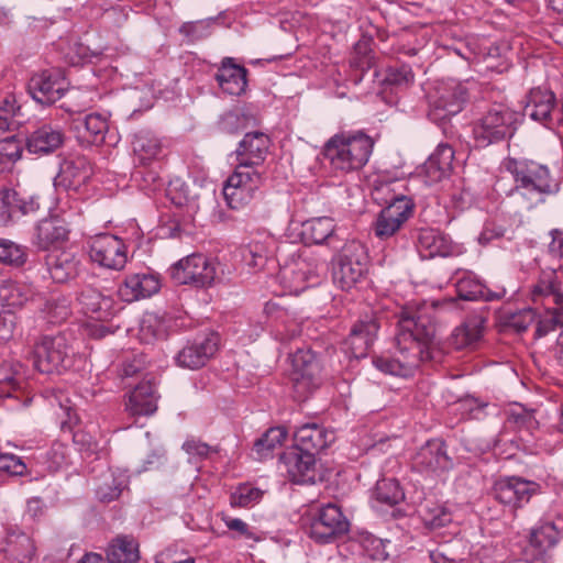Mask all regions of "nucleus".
Returning a JSON list of instances; mask_svg holds the SVG:
<instances>
[{
	"mask_svg": "<svg viewBox=\"0 0 563 563\" xmlns=\"http://www.w3.org/2000/svg\"><path fill=\"white\" fill-rule=\"evenodd\" d=\"M531 300L542 305L551 314L549 319L538 322L537 333L545 335L556 325L563 324V291L555 269H544L531 289Z\"/></svg>",
	"mask_w": 563,
	"mask_h": 563,
	"instance_id": "obj_4",
	"label": "nucleus"
},
{
	"mask_svg": "<svg viewBox=\"0 0 563 563\" xmlns=\"http://www.w3.org/2000/svg\"><path fill=\"white\" fill-rule=\"evenodd\" d=\"M33 361L41 373H60L70 363L66 339L63 335L40 338L33 347Z\"/></svg>",
	"mask_w": 563,
	"mask_h": 563,
	"instance_id": "obj_10",
	"label": "nucleus"
},
{
	"mask_svg": "<svg viewBox=\"0 0 563 563\" xmlns=\"http://www.w3.org/2000/svg\"><path fill=\"white\" fill-rule=\"evenodd\" d=\"M26 261V253L24 247L10 241L0 240V262L12 265L21 266Z\"/></svg>",
	"mask_w": 563,
	"mask_h": 563,
	"instance_id": "obj_51",
	"label": "nucleus"
},
{
	"mask_svg": "<svg viewBox=\"0 0 563 563\" xmlns=\"http://www.w3.org/2000/svg\"><path fill=\"white\" fill-rule=\"evenodd\" d=\"M561 537V532L552 522H545L532 530L529 547L533 549V559L541 558L549 549L553 548Z\"/></svg>",
	"mask_w": 563,
	"mask_h": 563,
	"instance_id": "obj_40",
	"label": "nucleus"
},
{
	"mask_svg": "<svg viewBox=\"0 0 563 563\" xmlns=\"http://www.w3.org/2000/svg\"><path fill=\"white\" fill-rule=\"evenodd\" d=\"M505 167L516 184L510 196L522 209L529 210L542 203L547 196L559 190V184L547 165L532 159L510 158L505 162Z\"/></svg>",
	"mask_w": 563,
	"mask_h": 563,
	"instance_id": "obj_2",
	"label": "nucleus"
},
{
	"mask_svg": "<svg viewBox=\"0 0 563 563\" xmlns=\"http://www.w3.org/2000/svg\"><path fill=\"white\" fill-rule=\"evenodd\" d=\"M166 333V324L162 317L153 312H146L141 319L139 336L144 343H153L162 339Z\"/></svg>",
	"mask_w": 563,
	"mask_h": 563,
	"instance_id": "obj_45",
	"label": "nucleus"
},
{
	"mask_svg": "<svg viewBox=\"0 0 563 563\" xmlns=\"http://www.w3.org/2000/svg\"><path fill=\"white\" fill-rule=\"evenodd\" d=\"M218 345L219 336L216 333H209L186 345L177 354L176 362L181 367L199 368L216 354Z\"/></svg>",
	"mask_w": 563,
	"mask_h": 563,
	"instance_id": "obj_18",
	"label": "nucleus"
},
{
	"mask_svg": "<svg viewBox=\"0 0 563 563\" xmlns=\"http://www.w3.org/2000/svg\"><path fill=\"white\" fill-rule=\"evenodd\" d=\"M91 174L92 168L89 161L85 156H75L62 163L54 185L65 190H78Z\"/></svg>",
	"mask_w": 563,
	"mask_h": 563,
	"instance_id": "obj_24",
	"label": "nucleus"
},
{
	"mask_svg": "<svg viewBox=\"0 0 563 563\" xmlns=\"http://www.w3.org/2000/svg\"><path fill=\"white\" fill-rule=\"evenodd\" d=\"M107 558L110 563H136L140 559L139 543L132 537H119L110 544Z\"/></svg>",
	"mask_w": 563,
	"mask_h": 563,
	"instance_id": "obj_41",
	"label": "nucleus"
},
{
	"mask_svg": "<svg viewBox=\"0 0 563 563\" xmlns=\"http://www.w3.org/2000/svg\"><path fill=\"white\" fill-rule=\"evenodd\" d=\"M296 446L302 451L319 452L334 441V434L317 423H306L294 434Z\"/></svg>",
	"mask_w": 563,
	"mask_h": 563,
	"instance_id": "obj_28",
	"label": "nucleus"
},
{
	"mask_svg": "<svg viewBox=\"0 0 563 563\" xmlns=\"http://www.w3.org/2000/svg\"><path fill=\"white\" fill-rule=\"evenodd\" d=\"M133 152L139 164L146 165L158 158L162 143L152 132L140 131L133 140Z\"/></svg>",
	"mask_w": 563,
	"mask_h": 563,
	"instance_id": "obj_37",
	"label": "nucleus"
},
{
	"mask_svg": "<svg viewBox=\"0 0 563 563\" xmlns=\"http://www.w3.org/2000/svg\"><path fill=\"white\" fill-rule=\"evenodd\" d=\"M288 432L285 427L268 429L254 444V451L258 459H266L276 449L283 445Z\"/></svg>",
	"mask_w": 563,
	"mask_h": 563,
	"instance_id": "obj_44",
	"label": "nucleus"
},
{
	"mask_svg": "<svg viewBox=\"0 0 563 563\" xmlns=\"http://www.w3.org/2000/svg\"><path fill=\"white\" fill-rule=\"evenodd\" d=\"M16 319L12 313L0 316V343L13 338Z\"/></svg>",
	"mask_w": 563,
	"mask_h": 563,
	"instance_id": "obj_62",
	"label": "nucleus"
},
{
	"mask_svg": "<svg viewBox=\"0 0 563 563\" xmlns=\"http://www.w3.org/2000/svg\"><path fill=\"white\" fill-rule=\"evenodd\" d=\"M412 466L421 473L440 475L453 466L446 445L441 439H432L424 443L413 455Z\"/></svg>",
	"mask_w": 563,
	"mask_h": 563,
	"instance_id": "obj_13",
	"label": "nucleus"
},
{
	"mask_svg": "<svg viewBox=\"0 0 563 563\" xmlns=\"http://www.w3.org/2000/svg\"><path fill=\"white\" fill-rule=\"evenodd\" d=\"M69 229L65 221L58 217H49L41 220L35 229L33 243L41 250L65 242L68 239Z\"/></svg>",
	"mask_w": 563,
	"mask_h": 563,
	"instance_id": "obj_27",
	"label": "nucleus"
},
{
	"mask_svg": "<svg viewBox=\"0 0 563 563\" xmlns=\"http://www.w3.org/2000/svg\"><path fill=\"white\" fill-rule=\"evenodd\" d=\"M294 388L300 397H305L319 385L320 365L310 350H298L292 355Z\"/></svg>",
	"mask_w": 563,
	"mask_h": 563,
	"instance_id": "obj_14",
	"label": "nucleus"
},
{
	"mask_svg": "<svg viewBox=\"0 0 563 563\" xmlns=\"http://www.w3.org/2000/svg\"><path fill=\"white\" fill-rule=\"evenodd\" d=\"M368 255L365 245L356 240L347 241L341 249L336 266L333 269V282L343 290L355 287L367 271Z\"/></svg>",
	"mask_w": 563,
	"mask_h": 563,
	"instance_id": "obj_5",
	"label": "nucleus"
},
{
	"mask_svg": "<svg viewBox=\"0 0 563 563\" xmlns=\"http://www.w3.org/2000/svg\"><path fill=\"white\" fill-rule=\"evenodd\" d=\"M16 199V190L9 189L0 194V224L8 223L18 212L15 207Z\"/></svg>",
	"mask_w": 563,
	"mask_h": 563,
	"instance_id": "obj_55",
	"label": "nucleus"
},
{
	"mask_svg": "<svg viewBox=\"0 0 563 563\" xmlns=\"http://www.w3.org/2000/svg\"><path fill=\"white\" fill-rule=\"evenodd\" d=\"M418 250L422 257L444 256L449 251L446 239L437 230L423 229L418 236Z\"/></svg>",
	"mask_w": 563,
	"mask_h": 563,
	"instance_id": "obj_42",
	"label": "nucleus"
},
{
	"mask_svg": "<svg viewBox=\"0 0 563 563\" xmlns=\"http://www.w3.org/2000/svg\"><path fill=\"white\" fill-rule=\"evenodd\" d=\"M413 79L415 75L408 65L389 68L385 77L386 82L397 87H408L413 82Z\"/></svg>",
	"mask_w": 563,
	"mask_h": 563,
	"instance_id": "obj_56",
	"label": "nucleus"
},
{
	"mask_svg": "<svg viewBox=\"0 0 563 563\" xmlns=\"http://www.w3.org/2000/svg\"><path fill=\"white\" fill-rule=\"evenodd\" d=\"M540 485L518 476H508L498 479L493 494L495 499L511 511H516L528 504L532 496L540 493Z\"/></svg>",
	"mask_w": 563,
	"mask_h": 563,
	"instance_id": "obj_12",
	"label": "nucleus"
},
{
	"mask_svg": "<svg viewBox=\"0 0 563 563\" xmlns=\"http://www.w3.org/2000/svg\"><path fill=\"white\" fill-rule=\"evenodd\" d=\"M18 201L15 207L22 214H29L35 212L40 208L38 198L35 196L26 195L25 192L18 191Z\"/></svg>",
	"mask_w": 563,
	"mask_h": 563,
	"instance_id": "obj_61",
	"label": "nucleus"
},
{
	"mask_svg": "<svg viewBox=\"0 0 563 563\" xmlns=\"http://www.w3.org/2000/svg\"><path fill=\"white\" fill-rule=\"evenodd\" d=\"M263 180V174L258 169L238 164L223 187V196L228 206L239 209L247 205L262 186Z\"/></svg>",
	"mask_w": 563,
	"mask_h": 563,
	"instance_id": "obj_8",
	"label": "nucleus"
},
{
	"mask_svg": "<svg viewBox=\"0 0 563 563\" xmlns=\"http://www.w3.org/2000/svg\"><path fill=\"white\" fill-rule=\"evenodd\" d=\"M435 303L408 306L400 314L396 335L397 354L377 357L375 366L390 375L410 376L422 362L433 357L437 345Z\"/></svg>",
	"mask_w": 563,
	"mask_h": 563,
	"instance_id": "obj_1",
	"label": "nucleus"
},
{
	"mask_svg": "<svg viewBox=\"0 0 563 563\" xmlns=\"http://www.w3.org/2000/svg\"><path fill=\"white\" fill-rule=\"evenodd\" d=\"M159 288L158 276L153 273H136L124 278L118 288V295L125 302H134L153 296Z\"/></svg>",
	"mask_w": 563,
	"mask_h": 563,
	"instance_id": "obj_22",
	"label": "nucleus"
},
{
	"mask_svg": "<svg viewBox=\"0 0 563 563\" xmlns=\"http://www.w3.org/2000/svg\"><path fill=\"white\" fill-rule=\"evenodd\" d=\"M314 455L311 452L291 448L280 455L279 468L294 483H306L314 477Z\"/></svg>",
	"mask_w": 563,
	"mask_h": 563,
	"instance_id": "obj_17",
	"label": "nucleus"
},
{
	"mask_svg": "<svg viewBox=\"0 0 563 563\" xmlns=\"http://www.w3.org/2000/svg\"><path fill=\"white\" fill-rule=\"evenodd\" d=\"M79 302L85 313L101 321L111 319L120 309L111 296L91 287L81 291Z\"/></svg>",
	"mask_w": 563,
	"mask_h": 563,
	"instance_id": "obj_25",
	"label": "nucleus"
},
{
	"mask_svg": "<svg viewBox=\"0 0 563 563\" xmlns=\"http://www.w3.org/2000/svg\"><path fill=\"white\" fill-rule=\"evenodd\" d=\"M75 129L81 143L101 145L104 142L109 125L108 120L100 113H90L75 121Z\"/></svg>",
	"mask_w": 563,
	"mask_h": 563,
	"instance_id": "obj_32",
	"label": "nucleus"
},
{
	"mask_svg": "<svg viewBox=\"0 0 563 563\" xmlns=\"http://www.w3.org/2000/svg\"><path fill=\"white\" fill-rule=\"evenodd\" d=\"M20 110L13 96H7L0 101V133L12 130L19 124L14 118Z\"/></svg>",
	"mask_w": 563,
	"mask_h": 563,
	"instance_id": "obj_52",
	"label": "nucleus"
},
{
	"mask_svg": "<svg viewBox=\"0 0 563 563\" xmlns=\"http://www.w3.org/2000/svg\"><path fill=\"white\" fill-rule=\"evenodd\" d=\"M375 497L382 504L394 506L404 500L405 494L396 479L384 478L376 484Z\"/></svg>",
	"mask_w": 563,
	"mask_h": 563,
	"instance_id": "obj_47",
	"label": "nucleus"
},
{
	"mask_svg": "<svg viewBox=\"0 0 563 563\" xmlns=\"http://www.w3.org/2000/svg\"><path fill=\"white\" fill-rule=\"evenodd\" d=\"M296 267L298 269V279L305 282L317 274L318 263L313 258H310V262L308 263L306 258L300 257L296 262Z\"/></svg>",
	"mask_w": 563,
	"mask_h": 563,
	"instance_id": "obj_63",
	"label": "nucleus"
},
{
	"mask_svg": "<svg viewBox=\"0 0 563 563\" xmlns=\"http://www.w3.org/2000/svg\"><path fill=\"white\" fill-rule=\"evenodd\" d=\"M552 241L549 244V251L552 256L558 257L563 264V233L554 230L551 232Z\"/></svg>",
	"mask_w": 563,
	"mask_h": 563,
	"instance_id": "obj_64",
	"label": "nucleus"
},
{
	"mask_svg": "<svg viewBox=\"0 0 563 563\" xmlns=\"http://www.w3.org/2000/svg\"><path fill=\"white\" fill-rule=\"evenodd\" d=\"M24 377L23 365L18 361H4L0 365V383L15 388Z\"/></svg>",
	"mask_w": 563,
	"mask_h": 563,
	"instance_id": "obj_54",
	"label": "nucleus"
},
{
	"mask_svg": "<svg viewBox=\"0 0 563 563\" xmlns=\"http://www.w3.org/2000/svg\"><path fill=\"white\" fill-rule=\"evenodd\" d=\"M454 151L449 144H440L423 165L430 183H437L449 175L452 169Z\"/></svg>",
	"mask_w": 563,
	"mask_h": 563,
	"instance_id": "obj_35",
	"label": "nucleus"
},
{
	"mask_svg": "<svg viewBox=\"0 0 563 563\" xmlns=\"http://www.w3.org/2000/svg\"><path fill=\"white\" fill-rule=\"evenodd\" d=\"M334 230L332 218H313L302 223L301 238L307 244H322L333 235Z\"/></svg>",
	"mask_w": 563,
	"mask_h": 563,
	"instance_id": "obj_39",
	"label": "nucleus"
},
{
	"mask_svg": "<svg viewBox=\"0 0 563 563\" xmlns=\"http://www.w3.org/2000/svg\"><path fill=\"white\" fill-rule=\"evenodd\" d=\"M371 195L375 202L382 206H391L402 199H410L406 195L404 179L391 177L386 172L376 173L371 179Z\"/></svg>",
	"mask_w": 563,
	"mask_h": 563,
	"instance_id": "obj_20",
	"label": "nucleus"
},
{
	"mask_svg": "<svg viewBox=\"0 0 563 563\" xmlns=\"http://www.w3.org/2000/svg\"><path fill=\"white\" fill-rule=\"evenodd\" d=\"M166 195L174 206L185 208L190 216L196 213L199 208L197 186L195 184L190 185L181 178L169 181Z\"/></svg>",
	"mask_w": 563,
	"mask_h": 563,
	"instance_id": "obj_36",
	"label": "nucleus"
},
{
	"mask_svg": "<svg viewBox=\"0 0 563 563\" xmlns=\"http://www.w3.org/2000/svg\"><path fill=\"white\" fill-rule=\"evenodd\" d=\"M536 316L531 308L520 310L509 317L508 325L517 332H523L536 321Z\"/></svg>",
	"mask_w": 563,
	"mask_h": 563,
	"instance_id": "obj_58",
	"label": "nucleus"
},
{
	"mask_svg": "<svg viewBox=\"0 0 563 563\" xmlns=\"http://www.w3.org/2000/svg\"><path fill=\"white\" fill-rule=\"evenodd\" d=\"M374 144L363 131H342L327 141L324 156L335 173H354L368 163Z\"/></svg>",
	"mask_w": 563,
	"mask_h": 563,
	"instance_id": "obj_3",
	"label": "nucleus"
},
{
	"mask_svg": "<svg viewBox=\"0 0 563 563\" xmlns=\"http://www.w3.org/2000/svg\"><path fill=\"white\" fill-rule=\"evenodd\" d=\"M26 470L23 461L8 453H0V474H8L12 476L23 475Z\"/></svg>",
	"mask_w": 563,
	"mask_h": 563,
	"instance_id": "obj_57",
	"label": "nucleus"
},
{
	"mask_svg": "<svg viewBox=\"0 0 563 563\" xmlns=\"http://www.w3.org/2000/svg\"><path fill=\"white\" fill-rule=\"evenodd\" d=\"M157 399L155 386L143 382L131 391L125 408L131 416H150L157 410Z\"/></svg>",
	"mask_w": 563,
	"mask_h": 563,
	"instance_id": "obj_31",
	"label": "nucleus"
},
{
	"mask_svg": "<svg viewBox=\"0 0 563 563\" xmlns=\"http://www.w3.org/2000/svg\"><path fill=\"white\" fill-rule=\"evenodd\" d=\"M263 492L249 484L240 485L230 497L232 506L247 507L262 498Z\"/></svg>",
	"mask_w": 563,
	"mask_h": 563,
	"instance_id": "obj_53",
	"label": "nucleus"
},
{
	"mask_svg": "<svg viewBox=\"0 0 563 563\" xmlns=\"http://www.w3.org/2000/svg\"><path fill=\"white\" fill-rule=\"evenodd\" d=\"M515 120V113L504 106H493L474 125L477 146L486 147L511 136Z\"/></svg>",
	"mask_w": 563,
	"mask_h": 563,
	"instance_id": "obj_7",
	"label": "nucleus"
},
{
	"mask_svg": "<svg viewBox=\"0 0 563 563\" xmlns=\"http://www.w3.org/2000/svg\"><path fill=\"white\" fill-rule=\"evenodd\" d=\"M63 130L51 123H42L26 139V148L34 154H49L62 146Z\"/></svg>",
	"mask_w": 563,
	"mask_h": 563,
	"instance_id": "obj_26",
	"label": "nucleus"
},
{
	"mask_svg": "<svg viewBox=\"0 0 563 563\" xmlns=\"http://www.w3.org/2000/svg\"><path fill=\"white\" fill-rule=\"evenodd\" d=\"M126 486L128 477L125 474L107 471L98 478L96 495L100 501L110 503L119 498Z\"/></svg>",
	"mask_w": 563,
	"mask_h": 563,
	"instance_id": "obj_38",
	"label": "nucleus"
},
{
	"mask_svg": "<svg viewBox=\"0 0 563 563\" xmlns=\"http://www.w3.org/2000/svg\"><path fill=\"white\" fill-rule=\"evenodd\" d=\"M419 516L423 523L430 528H440L451 522V514L445 507L435 501H426L419 507Z\"/></svg>",
	"mask_w": 563,
	"mask_h": 563,
	"instance_id": "obj_46",
	"label": "nucleus"
},
{
	"mask_svg": "<svg viewBox=\"0 0 563 563\" xmlns=\"http://www.w3.org/2000/svg\"><path fill=\"white\" fill-rule=\"evenodd\" d=\"M185 452L194 460H202L210 455V453H217V450L203 443L199 440L189 439L183 444Z\"/></svg>",
	"mask_w": 563,
	"mask_h": 563,
	"instance_id": "obj_59",
	"label": "nucleus"
},
{
	"mask_svg": "<svg viewBox=\"0 0 563 563\" xmlns=\"http://www.w3.org/2000/svg\"><path fill=\"white\" fill-rule=\"evenodd\" d=\"M67 87L59 70H44L30 79L29 92L36 102L52 104L64 96Z\"/></svg>",
	"mask_w": 563,
	"mask_h": 563,
	"instance_id": "obj_15",
	"label": "nucleus"
},
{
	"mask_svg": "<svg viewBox=\"0 0 563 563\" xmlns=\"http://www.w3.org/2000/svg\"><path fill=\"white\" fill-rule=\"evenodd\" d=\"M268 251L264 242L253 240L242 250L244 263L253 269H262L267 261Z\"/></svg>",
	"mask_w": 563,
	"mask_h": 563,
	"instance_id": "obj_50",
	"label": "nucleus"
},
{
	"mask_svg": "<svg viewBox=\"0 0 563 563\" xmlns=\"http://www.w3.org/2000/svg\"><path fill=\"white\" fill-rule=\"evenodd\" d=\"M378 323L374 317L366 316L358 320L351 329L344 341L345 352L355 358L365 357L375 340Z\"/></svg>",
	"mask_w": 563,
	"mask_h": 563,
	"instance_id": "obj_23",
	"label": "nucleus"
},
{
	"mask_svg": "<svg viewBox=\"0 0 563 563\" xmlns=\"http://www.w3.org/2000/svg\"><path fill=\"white\" fill-rule=\"evenodd\" d=\"M554 101L555 98L552 91L533 89L529 93L525 107V114L534 121L551 125L554 123L552 114Z\"/></svg>",
	"mask_w": 563,
	"mask_h": 563,
	"instance_id": "obj_33",
	"label": "nucleus"
},
{
	"mask_svg": "<svg viewBox=\"0 0 563 563\" xmlns=\"http://www.w3.org/2000/svg\"><path fill=\"white\" fill-rule=\"evenodd\" d=\"M482 325L477 320H470L455 328L451 335V344L457 349H472L482 338Z\"/></svg>",
	"mask_w": 563,
	"mask_h": 563,
	"instance_id": "obj_43",
	"label": "nucleus"
},
{
	"mask_svg": "<svg viewBox=\"0 0 563 563\" xmlns=\"http://www.w3.org/2000/svg\"><path fill=\"white\" fill-rule=\"evenodd\" d=\"M413 207L411 199H402L396 205L384 207L373 223L375 235L380 240L395 235L412 216Z\"/></svg>",
	"mask_w": 563,
	"mask_h": 563,
	"instance_id": "obj_16",
	"label": "nucleus"
},
{
	"mask_svg": "<svg viewBox=\"0 0 563 563\" xmlns=\"http://www.w3.org/2000/svg\"><path fill=\"white\" fill-rule=\"evenodd\" d=\"M246 74L247 70L243 66L233 64L232 58H224L216 79L223 92L240 96L247 86Z\"/></svg>",
	"mask_w": 563,
	"mask_h": 563,
	"instance_id": "obj_30",
	"label": "nucleus"
},
{
	"mask_svg": "<svg viewBox=\"0 0 563 563\" xmlns=\"http://www.w3.org/2000/svg\"><path fill=\"white\" fill-rule=\"evenodd\" d=\"M22 154V144L14 136L0 141V173L9 170Z\"/></svg>",
	"mask_w": 563,
	"mask_h": 563,
	"instance_id": "obj_49",
	"label": "nucleus"
},
{
	"mask_svg": "<svg viewBox=\"0 0 563 563\" xmlns=\"http://www.w3.org/2000/svg\"><path fill=\"white\" fill-rule=\"evenodd\" d=\"M46 265L54 282L65 283L78 275L81 261L74 252L64 250L49 254Z\"/></svg>",
	"mask_w": 563,
	"mask_h": 563,
	"instance_id": "obj_29",
	"label": "nucleus"
},
{
	"mask_svg": "<svg viewBox=\"0 0 563 563\" xmlns=\"http://www.w3.org/2000/svg\"><path fill=\"white\" fill-rule=\"evenodd\" d=\"M269 146L271 140L265 133H246L235 151L238 164L257 169L264 163Z\"/></svg>",
	"mask_w": 563,
	"mask_h": 563,
	"instance_id": "obj_21",
	"label": "nucleus"
},
{
	"mask_svg": "<svg viewBox=\"0 0 563 563\" xmlns=\"http://www.w3.org/2000/svg\"><path fill=\"white\" fill-rule=\"evenodd\" d=\"M350 529V522L334 504H328L311 514L308 536L319 543H330L338 537L345 534Z\"/></svg>",
	"mask_w": 563,
	"mask_h": 563,
	"instance_id": "obj_9",
	"label": "nucleus"
},
{
	"mask_svg": "<svg viewBox=\"0 0 563 563\" xmlns=\"http://www.w3.org/2000/svg\"><path fill=\"white\" fill-rule=\"evenodd\" d=\"M220 264L201 254H191L170 267V277L176 285L195 287L211 286L218 278Z\"/></svg>",
	"mask_w": 563,
	"mask_h": 563,
	"instance_id": "obj_6",
	"label": "nucleus"
},
{
	"mask_svg": "<svg viewBox=\"0 0 563 563\" xmlns=\"http://www.w3.org/2000/svg\"><path fill=\"white\" fill-rule=\"evenodd\" d=\"M466 100V89L457 82L442 85L437 89L431 114L435 120H444L457 114Z\"/></svg>",
	"mask_w": 563,
	"mask_h": 563,
	"instance_id": "obj_19",
	"label": "nucleus"
},
{
	"mask_svg": "<svg viewBox=\"0 0 563 563\" xmlns=\"http://www.w3.org/2000/svg\"><path fill=\"white\" fill-rule=\"evenodd\" d=\"M456 287L459 296L465 300H473L482 295V285L470 278L460 279Z\"/></svg>",
	"mask_w": 563,
	"mask_h": 563,
	"instance_id": "obj_60",
	"label": "nucleus"
},
{
	"mask_svg": "<svg viewBox=\"0 0 563 563\" xmlns=\"http://www.w3.org/2000/svg\"><path fill=\"white\" fill-rule=\"evenodd\" d=\"M87 252L90 261L104 269L121 271L128 262L124 242L111 234L90 239Z\"/></svg>",
	"mask_w": 563,
	"mask_h": 563,
	"instance_id": "obj_11",
	"label": "nucleus"
},
{
	"mask_svg": "<svg viewBox=\"0 0 563 563\" xmlns=\"http://www.w3.org/2000/svg\"><path fill=\"white\" fill-rule=\"evenodd\" d=\"M33 296L34 289L31 284L11 279L0 280V303L8 309V313L22 308Z\"/></svg>",
	"mask_w": 563,
	"mask_h": 563,
	"instance_id": "obj_34",
	"label": "nucleus"
},
{
	"mask_svg": "<svg viewBox=\"0 0 563 563\" xmlns=\"http://www.w3.org/2000/svg\"><path fill=\"white\" fill-rule=\"evenodd\" d=\"M8 551L19 561L30 559L34 553V545L31 538L24 532H11L7 539Z\"/></svg>",
	"mask_w": 563,
	"mask_h": 563,
	"instance_id": "obj_48",
	"label": "nucleus"
}]
</instances>
